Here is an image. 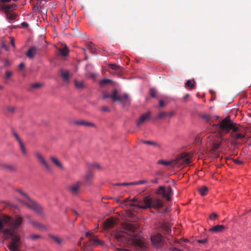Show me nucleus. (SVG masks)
Returning <instances> with one entry per match:
<instances>
[{
  "mask_svg": "<svg viewBox=\"0 0 251 251\" xmlns=\"http://www.w3.org/2000/svg\"><path fill=\"white\" fill-rule=\"evenodd\" d=\"M23 223V219L17 216L14 218L8 216L0 218V232L2 233L5 239H11L9 245L11 251H20L19 248L22 245L21 237L17 234V230Z\"/></svg>",
  "mask_w": 251,
  "mask_h": 251,
  "instance_id": "nucleus-1",
  "label": "nucleus"
},
{
  "mask_svg": "<svg viewBox=\"0 0 251 251\" xmlns=\"http://www.w3.org/2000/svg\"><path fill=\"white\" fill-rule=\"evenodd\" d=\"M136 226L131 224H126L124 226V229L125 231H117L115 234V238L120 240L126 239L125 234L129 235L133 238L129 240L130 244L132 245L137 250L142 251L146 249L147 246L142 239L136 237L133 232L136 229Z\"/></svg>",
  "mask_w": 251,
  "mask_h": 251,
  "instance_id": "nucleus-2",
  "label": "nucleus"
},
{
  "mask_svg": "<svg viewBox=\"0 0 251 251\" xmlns=\"http://www.w3.org/2000/svg\"><path fill=\"white\" fill-rule=\"evenodd\" d=\"M133 201H137V204H130L131 206H135L141 209L155 208L159 209L163 205V201L158 198L151 195H149L145 197L142 201H139L138 199L134 198Z\"/></svg>",
  "mask_w": 251,
  "mask_h": 251,
  "instance_id": "nucleus-3",
  "label": "nucleus"
},
{
  "mask_svg": "<svg viewBox=\"0 0 251 251\" xmlns=\"http://www.w3.org/2000/svg\"><path fill=\"white\" fill-rule=\"evenodd\" d=\"M232 122L230 121L229 117H226L222 120L219 124H214L213 127L216 128H219L223 132L227 133L232 128Z\"/></svg>",
  "mask_w": 251,
  "mask_h": 251,
  "instance_id": "nucleus-4",
  "label": "nucleus"
},
{
  "mask_svg": "<svg viewBox=\"0 0 251 251\" xmlns=\"http://www.w3.org/2000/svg\"><path fill=\"white\" fill-rule=\"evenodd\" d=\"M18 191L25 197V200H24V202L26 206L37 213H40L41 212V207L25 194L23 193L22 189H18Z\"/></svg>",
  "mask_w": 251,
  "mask_h": 251,
  "instance_id": "nucleus-5",
  "label": "nucleus"
},
{
  "mask_svg": "<svg viewBox=\"0 0 251 251\" xmlns=\"http://www.w3.org/2000/svg\"><path fill=\"white\" fill-rule=\"evenodd\" d=\"M191 155L186 152H183L179 154L176 160H174L175 167H181L182 165H187L191 162Z\"/></svg>",
  "mask_w": 251,
  "mask_h": 251,
  "instance_id": "nucleus-6",
  "label": "nucleus"
},
{
  "mask_svg": "<svg viewBox=\"0 0 251 251\" xmlns=\"http://www.w3.org/2000/svg\"><path fill=\"white\" fill-rule=\"evenodd\" d=\"M158 179L157 178L154 179L153 180H151L150 182H148L147 180H141L139 181L127 183V182H124V183H113L112 186V187H132L136 185H138L140 184H145V183H148L149 182L151 183H157Z\"/></svg>",
  "mask_w": 251,
  "mask_h": 251,
  "instance_id": "nucleus-7",
  "label": "nucleus"
},
{
  "mask_svg": "<svg viewBox=\"0 0 251 251\" xmlns=\"http://www.w3.org/2000/svg\"><path fill=\"white\" fill-rule=\"evenodd\" d=\"M110 98L113 101H120L122 104L126 105L129 103V99L127 94H124L121 96L118 94V91L114 89L113 93L110 95Z\"/></svg>",
  "mask_w": 251,
  "mask_h": 251,
  "instance_id": "nucleus-8",
  "label": "nucleus"
},
{
  "mask_svg": "<svg viewBox=\"0 0 251 251\" xmlns=\"http://www.w3.org/2000/svg\"><path fill=\"white\" fill-rule=\"evenodd\" d=\"M151 241L153 246L157 248H160L164 244L165 241L160 233H157L154 235L151 236Z\"/></svg>",
  "mask_w": 251,
  "mask_h": 251,
  "instance_id": "nucleus-9",
  "label": "nucleus"
},
{
  "mask_svg": "<svg viewBox=\"0 0 251 251\" xmlns=\"http://www.w3.org/2000/svg\"><path fill=\"white\" fill-rule=\"evenodd\" d=\"M35 155L39 161V162L46 168V169L48 171L51 170V167L50 165L48 164L47 161L44 158V156L42 154L38 151H36L35 153Z\"/></svg>",
  "mask_w": 251,
  "mask_h": 251,
  "instance_id": "nucleus-10",
  "label": "nucleus"
},
{
  "mask_svg": "<svg viewBox=\"0 0 251 251\" xmlns=\"http://www.w3.org/2000/svg\"><path fill=\"white\" fill-rule=\"evenodd\" d=\"M94 173L90 171H88L85 175L83 180L85 187L90 186L94 179Z\"/></svg>",
  "mask_w": 251,
  "mask_h": 251,
  "instance_id": "nucleus-11",
  "label": "nucleus"
},
{
  "mask_svg": "<svg viewBox=\"0 0 251 251\" xmlns=\"http://www.w3.org/2000/svg\"><path fill=\"white\" fill-rule=\"evenodd\" d=\"M172 189H157L156 193L162 195V196L165 198L166 201H170L171 199V195L172 193Z\"/></svg>",
  "mask_w": 251,
  "mask_h": 251,
  "instance_id": "nucleus-12",
  "label": "nucleus"
},
{
  "mask_svg": "<svg viewBox=\"0 0 251 251\" xmlns=\"http://www.w3.org/2000/svg\"><path fill=\"white\" fill-rule=\"evenodd\" d=\"M150 119V112H148L146 113L143 114L140 116L139 118L136 121V126H140L145 122Z\"/></svg>",
  "mask_w": 251,
  "mask_h": 251,
  "instance_id": "nucleus-13",
  "label": "nucleus"
},
{
  "mask_svg": "<svg viewBox=\"0 0 251 251\" xmlns=\"http://www.w3.org/2000/svg\"><path fill=\"white\" fill-rule=\"evenodd\" d=\"M116 221L113 218H111L106 219L103 224V228L104 229L108 230L113 228L116 225Z\"/></svg>",
  "mask_w": 251,
  "mask_h": 251,
  "instance_id": "nucleus-14",
  "label": "nucleus"
},
{
  "mask_svg": "<svg viewBox=\"0 0 251 251\" xmlns=\"http://www.w3.org/2000/svg\"><path fill=\"white\" fill-rule=\"evenodd\" d=\"M72 124L76 126H92L94 127L95 125L93 123L85 121L82 120H76L72 122Z\"/></svg>",
  "mask_w": 251,
  "mask_h": 251,
  "instance_id": "nucleus-15",
  "label": "nucleus"
},
{
  "mask_svg": "<svg viewBox=\"0 0 251 251\" xmlns=\"http://www.w3.org/2000/svg\"><path fill=\"white\" fill-rule=\"evenodd\" d=\"M50 159L52 163L55 165L58 168L63 170L64 167L61 161L55 156H51L50 157Z\"/></svg>",
  "mask_w": 251,
  "mask_h": 251,
  "instance_id": "nucleus-16",
  "label": "nucleus"
},
{
  "mask_svg": "<svg viewBox=\"0 0 251 251\" xmlns=\"http://www.w3.org/2000/svg\"><path fill=\"white\" fill-rule=\"evenodd\" d=\"M230 136L232 138L231 141V143L232 144H235L236 142L234 140H236L239 139H243L245 137V134L234 132H231Z\"/></svg>",
  "mask_w": 251,
  "mask_h": 251,
  "instance_id": "nucleus-17",
  "label": "nucleus"
},
{
  "mask_svg": "<svg viewBox=\"0 0 251 251\" xmlns=\"http://www.w3.org/2000/svg\"><path fill=\"white\" fill-rule=\"evenodd\" d=\"M37 48L35 47H31L27 50L26 55L29 58H33L34 55L37 53Z\"/></svg>",
  "mask_w": 251,
  "mask_h": 251,
  "instance_id": "nucleus-18",
  "label": "nucleus"
},
{
  "mask_svg": "<svg viewBox=\"0 0 251 251\" xmlns=\"http://www.w3.org/2000/svg\"><path fill=\"white\" fill-rule=\"evenodd\" d=\"M225 228L224 226L218 225L210 228L209 230L214 232H220L223 231Z\"/></svg>",
  "mask_w": 251,
  "mask_h": 251,
  "instance_id": "nucleus-19",
  "label": "nucleus"
},
{
  "mask_svg": "<svg viewBox=\"0 0 251 251\" xmlns=\"http://www.w3.org/2000/svg\"><path fill=\"white\" fill-rule=\"evenodd\" d=\"M200 117L204 120H205L206 122L213 121V117L211 115L206 113H202L200 115Z\"/></svg>",
  "mask_w": 251,
  "mask_h": 251,
  "instance_id": "nucleus-20",
  "label": "nucleus"
},
{
  "mask_svg": "<svg viewBox=\"0 0 251 251\" xmlns=\"http://www.w3.org/2000/svg\"><path fill=\"white\" fill-rule=\"evenodd\" d=\"M158 164H162V165H164L165 166H171L172 167H175V165H174L175 163H174V160L170 161H165L163 160H159L158 161Z\"/></svg>",
  "mask_w": 251,
  "mask_h": 251,
  "instance_id": "nucleus-21",
  "label": "nucleus"
},
{
  "mask_svg": "<svg viewBox=\"0 0 251 251\" xmlns=\"http://www.w3.org/2000/svg\"><path fill=\"white\" fill-rule=\"evenodd\" d=\"M85 187L84 180H79L72 185L69 188H79L80 187Z\"/></svg>",
  "mask_w": 251,
  "mask_h": 251,
  "instance_id": "nucleus-22",
  "label": "nucleus"
},
{
  "mask_svg": "<svg viewBox=\"0 0 251 251\" xmlns=\"http://www.w3.org/2000/svg\"><path fill=\"white\" fill-rule=\"evenodd\" d=\"M61 76L64 81H68L69 78V72L68 71L61 70Z\"/></svg>",
  "mask_w": 251,
  "mask_h": 251,
  "instance_id": "nucleus-23",
  "label": "nucleus"
},
{
  "mask_svg": "<svg viewBox=\"0 0 251 251\" xmlns=\"http://www.w3.org/2000/svg\"><path fill=\"white\" fill-rule=\"evenodd\" d=\"M90 241H93L96 245H99L100 246H103L104 245V242L103 241L99 239L97 237L91 238Z\"/></svg>",
  "mask_w": 251,
  "mask_h": 251,
  "instance_id": "nucleus-24",
  "label": "nucleus"
},
{
  "mask_svg": "<svg viewBox=\"0 0 251 251\" xmlns=\"http://www.w3.org/2000/svg\"><path fill=\"white\" fill-rule=\"evenodd\" d=\"M141 142L144 144L150 145L152 146L156 147H159V144L156 142L155 141L141 140Z\"/></svg>",
  "mask_w": 251,
  "mask_h": 251,
  "instance_id": "nucleus-25",
  "label": "nucleus"
},
{
  "mask_svg": "<svg viewBox=\"0 0 251 251\" xmlns=\"http://www.w3.org/2000/svg\"><path fill=\"white\" fill-rule=\"evenodd\" d=\"M16 7L15 4L10 5H3L2 6V8L5 10L6 12L11 9H14Z\"/></svg>",
  "mask_w": 251,
  "mask_h": 251,
  "instance_id": "nucleus-26",
  "label": "nucleus"
},
{
  "mask_svg": "<svg viewBox=\"0 0 251 251\" xmlns=\"http://www.w3.org/2000/svg\"><path fill=\"white\" fill-rule=\"evenodd\" d=\"M87 47L88 50L93 53H95L96 52V49L95 48L94 44L92 42L89 43L87 45Z\"/></svg>",
  "mask_w": 251,
  "mask_h": 251,
  "instance_id": "nucleus-27",
  "label": "nucleus"
},
{
  "mask_svg": "<svg viewBox=\"0 0 251 251\" xmlns=\"http://www.w3.org/2000/svg\"><path fill=\"white\" fill-rule=\"evenodd\" d=\"M20 150L22 153V154L24 155H26L27 154V151L26 150L25 147V145L24 143L22 142H20V143H19Z\"/></svg>",
  "mask_w": 251,
  "mask_h": 251,
  "instance_id": "nucleus-28",
  "label": "nucleus"
},
{
  "mask_svg": "<svg viewBox=\"0 0 251 251\" xmlns=\"http://www.w3.org/2000/svg\"><path fill=\"white\" fill-rule=\"evenodd\" d=\"M59 50L60 54L63 56H67L69 53V51L66 46L59 49Z\"/></svg>",
  "mask_w": 251,
  "mask_h": 251,
  "instance_id": "nucleus-29",
  "label": "nucleus"
},
{
  "mask_svg": "<svg viewBox=\"0 0 251 251\" xmlns=\"http://www.w3.org/2000/svg\"><path fill=\"white\" fill-rule=\"evenodd\" d=\"M112 82L111 79H104L102 80H101L100 81V85L101 87H103L105 85H106L107 84H109Z\"/></svg>",
  "mask_w": 251,
  "mask_h": 251,
  "instance_id": "nucleus-30",
  "label": "nucleus"
},
{
  "mask_svg": "<svg viewBox=\"0 0 251 251\" xmlns=\"http://www.w3.org/2000/svg\"><path fill=\"white\" fill-rule=\"evenodd\" d=\"M75 85L76 88L81 89L83 87V81H77L76 80H75Z\"/></svg>",
  "mask_w": 251,
  "mask_h": 251,
  "instance_id": "nucleus-31",
  "label": "nucleus"
},
{
  "mask_svg": "<svg viewBox=\"0 0 251 251\" xmlns=\"http://www.w3.org/2000/svg\"><path fill=\"white\" fill-rule=\"evenodd\" d=\"M108 66L113 70H115V71H121V67L119 66L116 65L115 64H109L108 65Z\"/></svg>",
  "mask_w": 251,
  "mask_h": 251,
  "instance_id": "nucleus-32",
  "label": "nucleus"
},
{
  "mask_svg": "<svg viewBox=\"0 0 251 251\" xmlns=\"http://www.w3.org/2000/svg\"><path fill=\"white\" fill-rule=\"evenodd\" d=\"M186 87H189L190 89H193L195 88L194 85L192 83L191 80H188L185 84Z\"/></svg>",
  "mask_w": 251,
  "mask_h": 251,
  "instance_id": "nucleus-33",
  "label": "nucleus"
},
{
  "mask_svg": "<svg viewBox=\"0 0 251 251\" xmlns=\"http://www.w3.org/2000/svg\"><path fill=\"white\" fill-rule=\"evenodd\" d=\"M50 237L53 239L55 242H56L58 244H60L62 242V240L58 238V237L50 235Z\"/></svg>",
  "mask_w": 251,
  "mask_h": 251,
  "instance_id": "nucleus-34",
  "label": "nucleus"
},
{
  "mask_svg": "<svg viewBox=\"0 0 251 251\" xmlns=\"http://www.w3.org/2000/svg\"><path fill=\"white\" fill-rule=\"evenodd\" d=\"M7 17L9 20H14L16 19L17 15L14 13H7Z\"/></svg>",
  "mask_w": 251,
  "mask_h": 251,
  "instance_id": "nucleus-35",
  "label": "nucleus"
},
{
  "mask_svg": "<svg viewBox=\"0 0 251 251\" xmlns=\"http://www.w3.org/2000/svg\"><path fill=\"white\" fill-rule=\"evenodd\" d=\"M41 238V236L39 235H37V234H31L29 236V238H30V239L32 240H37L38 239H40Z\"/></svg>",
  "mask_w": 251,
  "mask_h": 251,
  "instance_id": "nucleus-36",
  "label": "nucleus"
},
{
  "mask_svg": "<svg viewBox=\"0 0 251 251\" xmlns=\"http://www.w3.org/2000/svg\"><path fill=\"white\" fill-rule=\"evenodd\" d=\"M199 193L202 196H204L207 195L208 192V189H198Z\"/></svg>",
  "mask_w": 251,
  "mask_h": 251,
  "instance_id": "nucleus-37",
  "label": "nucleus"
},
{
  "mask_svg": "<svg viewBox=\"0 0 251 251\" xmlns=\"http://www.w3.org/2000/svg\"><path fill=\"white\" fill-rule=\"evenodd\" d=\"M168 115V113L165 112H159L157 115V118L158 119H162L164 118L165 117L167 116Z\"/></svg>",
  "mask_w": 251,
  "mask_h": 251,
  "instance_id": "nucleus-38",
  "label": "nucleus"
},
{
  "mask_svg": "<svg viewBox=\"0 0 251 251\" xmlns=\"http://www.w3.org/2000/svg\"><path fill=\"white\" fill-rule=\"evenodd\" d=\"M221 141L214 142L213 144V148L214 150H217L220 146Z\"/></svg>",
  "mask_w": 251,
  "mask_h": 251,
  "instance_id": "nucleus-39",
  "label": "nucleus"
},
{
  "mask_svg": "<svg viewBox=\"0 0 251 251\" xmlns=\"http://www.w3.org/2000/svg\"><path fill=\"white\" fill-rule=\"evenodd\" d=\"M12 134L19 143H20V142H22L16 132H15L14 130H13Z\"/></svg>",
  "mask_w": 251,
  "mask_h": 251,
  "instance_id": "nucleus-40",
  "label": "nucleus"
},
{
  "mask_svg": "<svg viewBox=\"0 0 251 251\" xmlns=\"http://www.w3.org/2000/svg\"><path fill=\"white\" fill-rule=\"evenodd\" d=\"M128 201H130L129 198H126L124 200V201L125 203H126V202H128ZM130 201H131V202L128 204V205L129 206H130V204H131V203L133 204H137L138 203V202L137 201H133V199L131 200ZM131 206H132L131 205Z\"/></svg>",
  "mask_w": 251,
  "mask_h": 251,
  "instance_id": "nucleus-41",
  "label": "nucleus"
},
{
  "mask_svg": "<svg viewBox=\"0 0 251 251\" xmlns=\"http://www.w3.org/2000/svg\"><path fill=\"white\" fill-rule=\"evenodd\" d=\"M232 128H231V129L232 130V131L231 132L237 133V132L239 131V128L236 126L233 123H232Z\"/></svg>",
  "mask_w": 251,
  "mask_h": 251,
  "instance_id": "nucleus-42",
  "label": "nucleus"
},
{
  "mask_svg": "<svg viewBox=\"0 0 251 251\" xmlns=\"http://www.w3.org/2000/svg\"><path fill=\"white\" fill-rule=\"evenodd\" d=\"M156 90L154 88H151L150 90V94L151 97L154 98L156 96Z\"/></svg>",
  "mask_w": 251,
  "mask_h": 251,
  "instance_id": "nucleus-43",
  "label": "nucleus"
},
{
  "mask_svg": "<svg viewBox=\"0 0 251 251\" xmlns=\"http://www.w3.org/2000/svg\"><path fill=\"white\" fill-rule=\"evenodd\" d=\"M89 246V244L87 242L84 243L83 246L82 248V250L83 251H86L87 250V248Z\"/></svg>",
  "mask_w": 251,
  "mask_h": 251,
  "instance_id": "nucleus-44",
  "label": "nucleus"
},
{
  "mask_svg": "<svg viewBox=\"0 0 251 251\" xmlns=\"http://www.w3.org/2000/svg\"><path fill=\"white\" fill-rule=\"evenodd\" d=\"M79 189H70V193L72 195H76L78 193V191Z\"/></svg>",
  "mask_w": 251,
  "mask_h": 251,
  "instance_id": "nucleus-45",
  "label": "nucleus"
},
{
  "mask_svg": "<svg viewBox=\"0 0 251 251\" xmlns=\"http://www.w3.org/2000/svg\"><path fill=\"white\" fill-rule=\"evenodd\" d=\"M218 217V215L215 213H212L210 216L209 218L211 220H214L215 218H217Z\"/></svg>",
  "mask_w": 251,
  "mask_h": 251,
  "instance_id": "nucleus-46",
  "label": "nucleus"
},
{
  "mask_svg": "<svg viewBox=\"0 0 251 251\" xmlns=\"http://www.w3.org/2000/svg\"><path fill=\"white\" fill-rule=\"evenodd\" d=\"M100 109L103 112H109L110 111L109 109L107 106H102L100 108Z\"/></svg>",
  "mask_w": 251,
  "mask_h": 251,
  "instance_id": "nucleus-47",
  "label": "nucleus"
},
{
  "mask_svg": "<svg viewBox=\"0 0 251 251\" xmlns=\"http://www.w3.org/2000/svg\"><path fill=\"white\" fill-rule=\"evenodd\" d=\"M12 75V72L9 71H7L6 72H5V78H9L11 75Z\"/></svg>",
  "mask_w": 251,
  "mask_h": 251,
  "instance_id": "nucleus-48",
  "label": "nucleus"
},
{
  "mask_svg": "<svg viewBox=\"0 0 251 251\" xmlns=\"http://www.w3.org/2000/svg\"><path fill=\"white\" fill-rule=\"evenodd\" d=\"M41 85H42V84L40 83H35V84H33L31 85V87L33 88H39L40 87H41Z\"/></svg>",
  "mask_w": 251,
  "mask_h": 251,
  "instance_id": "nucleus-49",
  "label": "nucleus"
},
{
  "mask_svg": "<svg viewBox=\"0 0 251 251\" xmlns=\"http://www.w3.org/2000/svg\"><path fill=\"white\" fill-rule=\"evenodd\" d=\"M207 242V239L204 238L201 240H198V242L200 244H205Z\"/></svg>",
  "mask_w": 251,
  "mask_h": 251,
  "instance_id": "nucleus-50",
  "label": "nucleus"
},
{
  "mask_svg": "<svg viewBox=\"0 0 251 251\" xmlns=\"http://www.w3.org/2000/svg\"><path fill=\"white\" fill-rule=\"evenodd\" d=\"M7 110L9 112H10L11 113H13L15 111V108L14 107H7Z\"/></svg>",
  "mask_w": 251,
  "mask_h": 251,
  "instance_id": "nucleus-51",
  "label": "nucleus"
},
{
  "mask_svg": "<svg viewBox=\"0 0 251 251\" xmlns=\"http://www.w3.org/2000/svg\"><path fill=\"white\" fill-rule=\"evenodd\" d=\"M159 105L160 107H163L165 105V103L163 100H160L159 101Z\"/></svg>",
  "mask_w": 251,
  "mask_h": 251,
  "instance_id": "nucleus-52",
  "label": "nucleus"
},
{
  "mask_svg": "<svg viewBox=\"0 0 251 251\" xmlns=\"http://www.w3.org/2000/svg\"><path fill=\"white\" fill-rule=\"evenodd\" d=\"M5 167L7 169H8L10 170L13 171L14 170V167L13 166L11 165H6Z\"/></svg>",
  "mask_w": 251,
  "mask_h": 251,
  "instance_id": "nucleus-53",
  "label": "nucleus"
},
{
  "mask_svg": "<svg viewBox=\"0 0 251 251\" xmlns=\"http://www.w3.org/2000/svg\"><path fill=\"white\" fill-rule=\"evenodd\" d=\"M92 167L93 168H98V169H100V166L99 164H97V163H95V164H93L92 165Z\"/></svg>",
  "mask_w": 251,
  "mask_h": 251,
  "instance_id": "nucleus-54",
  "label": "nucleus"
},
{
  "mask_svg": "<svg viewBox=\"0 0 251 251\" xmlns=\"http://www.w3.org/2000/svg\"><path fill=\"white\" fill-rule=\"evenodd\" d=\"M110 98V95H109L108 93H105L103 95V99H107Z\"/></svg>",
  "mask_w": 251,
  "mask_h": 251,
  "instance_id": "nucleus-55",
  "label": "nucleus"
},
{
  "mask_svg": "<svg viewBox=\"0 0 251 251\" xmlns=\"http://www.w3.org/2000/svg\"><path fill=\"white\" fill-rule=\"evenodd\" d=\"M33 10H34V11H39V6L38 5H34L33 7Z\"/></svg>",
  "mask_w": 251,
  "mask_h": 251,
  "instance_id": "nucleus-56",
  "label": "nucleus"
},
{
  "mask_svg": "<svg viewBox=\"0 0 251 251\" xmlns=\"http://www.w3.org/2000/svg\"><path fill=\"white\" fill-rule=\"evenodd\" d=\"M19 69H20V70H22L23 68H25V64H24V63H23V62L21 63L20 64V65H19Z\"/></svg>",
  "mask_w": 251,
  "mask_h": 251,
  "instance_id": "nucleus-57",
  "label": "nucleus"
},
{
  "mask_svg": "<svg viewBox=\"0 0 251 251\" xmlns=\"http://www.w3.org/2000/svg\"><path fill=\"white\" fill-rule=\"evenodd\" d=\"M234 162L235 163H237V164H242L243 163V161H240L239 160H238V159H235L234 160Z\"/></svg>",
  "mask_w": 251,
  "mask_h": 251,
  "instance_id": "nucleus-58",
  "label": "nucleus"
},
{
  "mask_svg": "<svg viewBox=\"0 0 251 251\" xmlns=\"http://www.w3.org/2000/svg\"><path fill=\"white\" fill-rule=\"evenodd\" d=\"M21 25L24 27H27L28 26V23L25 22H23Z\"/></svg>",
  "mask_w": 251,
  "mask_h": 251,
  "instance_id": "nucleus-59",
  "label": "nucleus"
},
{
  "mask_svg": "<svg viewBox=\"0 0 251 251\" xmlns=\"http://www.w3.org/2000/svg\"><path fill=\"white\" fill-rule=\"evenodd\" d=\"M164 229L167 233H169L170 230V227L169 226H166L165 228H164Z\"/></svg>",
  "mask_w": 251,
  "mask_h": 251,
  "instance_id": "nucleus-60",
  "label": "nucleus"
},
{
  "mask_svg": "<svg viewBox=\"0 0 251 251\" xmlns=\"http://www.w3.org/2000/svg\"><path fill=\"white\" fill-rule=\"evenodd\" d=\"M85 235H86V237H91V238L93 237H92V233L90 232H86V234H85Z\"/></svg>",
  "mask_w": 251,
  "mask_h": 251,
  "instance_id": "nucleus-61",
  "label": "nucleus"
},
{
  "mask_svg": "<svg viewBox=\"0 0 251 251\" xmlns=\"http://www.w3.org/2000/svg\"><path fill=\"white\" fill-rule=\"evenodd\" d=\"M10 43L13 47H15L14 40L13 38H10Z\"/></svg>",
  "mask_w": 251,
  "mask_h": 251,
  "instance_id": "nucleus-62",
  "label": "nucleus"
},
{
  "mask_svg": "<svg viewBox=\"0 0 251 251\" xmlns=\"http://www.w3.org/2000/svg\"><path fill=\"white\" fill-rule=\"evenodd\" d=\"M10 64V62L8 60H5L4 62V66H9Z\"/></svg>",
  "mask_w": 251,
  "mask_h": 251,
  "instance_id": "nucleus-63",
  "label": "nucleus"
},
{
  "mask_svg": "<svg viewBox=\"0 0 251 251\" xmlns=\"http://www.w3.org/2000/svg\"><path fill=\"white\" fill-rule=\"evenodd\" d=\"M172 251H183L181 250H180L179 249H177L176 248H172Z\"/></svg>",
  "mask_w": 251,
  "mask_h": 251,
  "instance_id": "nucleus-64",
  "label": "nucleus"
}]
</instances>
